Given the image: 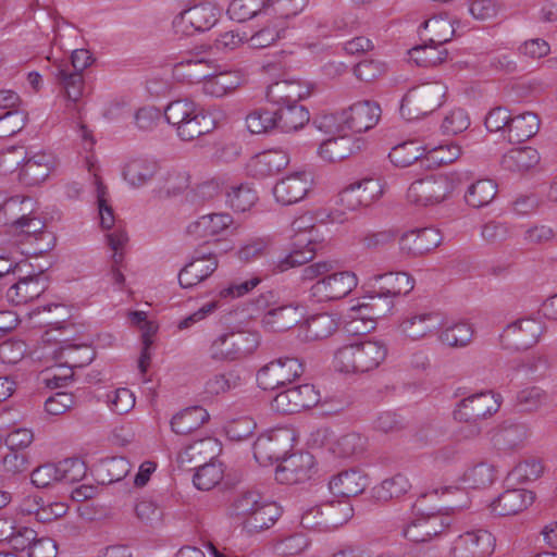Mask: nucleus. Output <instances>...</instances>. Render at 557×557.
I'll return each instance as SVG.
<instances>
[{"label":"nucleus","mask_w":557,"mask_h":557,"mask_svg":"<svg viewBox=\"0 0 557 557\" xmlns=\"http://www.w3.org/2000/svg\"><path fill=\"white\" fill-rule=\"evenodd\" d=\"M275 109H258L249 113L246 117V125L252 134H263L270 129L276 128Z\"/></svg>","instance_id":"nucleus-59"},{"label":"nucleus","mask_w":557,"mask_h":557,"mask_svg":"<svg viewBox=\"0 0 557 557\" xmlns=\"http://www.w3.org/2000/svg\"><path fill=\"white\" fill-rule=\"evenodd\" d=\"M95 357L96 351L90 345L62 341L52 351V359L55 361L57 367H65L69 372L64 375L53 374L52 377L48 379V385L52 387L65 385L73 376L74 368L88 366Z\"/></svg>","instance_id":"nucleus-6"},{"label":"nucleus","mask_w":557,"mask_h":557,"mask_svg":"<svg viewBox=\"0 0 557 557\" xmlns=\"http://www.w3.org/2000/svg\"><path fill=\"white\" fill-rule=\"evenodd\" d=\"M358 284L352 272L330 271L310 286V296L318 302L333 301L346 297Z\"/></svg>","instance_id":"nucleus-9"},{"label":"nucleus","mask_w":557,"mask_h":557,"mask_svg":"<svg viewBox=\"0 0 557 557\" xmlns=\"http://www.w3.org/2000/svg\"><path fill=\"white\" fill-rule=\"evenodd\" d=\"M473 336L472 326L466 322H459L446 327L440 335L442 343L451 347L468 345Z\"/></svg>","instance_id":"nucleus-60"},{"label":"nucleus","mask_w":557,"mask_h":557,"mask_svg":"<svg viewBox=\"0 0 557 557\" xmlns=\"http://www.w3.org/2000/svg\"><path fill=\"white\" fill-rule=\"evenodd\" d=\"M354 150V140L350 136L338 135L324 140L319 147V156L329 162H337L348 158Z\"/></svg>","instance_id":"nucleus-41"},{"label":"nucleus","mask_w":557,"mask_h":557,"mask_svg":"<svg viewBox=\"0 0 557 557\" xmlns=\"http://www.w3.org/2000/svg\"><path fill=\"white\" fill-rule=\"evenodd\" d=\"M60 482L75 483L86 473L85 462L79 458H66L55 463Z\"/></svg>","instance_id":"nucleus-64"},{"label":"nucleus","mask_w":557,"mask_h":557,"mask_svg":"<svg viewBox=\"0 0 557 557\" xmlns=\"http://www.w3.org/2000/svg\"><path fill=\"white\" fill-rule=\"evenodd\" d=\"M212 438H203L188 445L178 456L182 465L190 463L191 468L197 469V466H201L207 462L208 459H212L213 456L208 454L209 448L213 445Z\"/></svg>","instance_id":"nucleus-53"},{"label":"nucleus","mask_w":557,"mask_h":557,"mask_svg":"<svg viewBox=\"0 0 557 557\" xmlns=\"http://www.w3.org/2000/svg\"><path fill=\"white\" fill-rule=\"evenodd\" d=\"M424 148L419 146L416 141H405L395 146L388 158L391 162L399 168H406L411 165L412 163L419 161L422 165L425 164V160H423Z\"/></svg>","instance_id":"nucleus-43"},{"label":"nucleus","mask_w":557,"mask_h":557,"mask_svg":"<svg viewBox=\"0 0 557 557\" xmlns=\"http://www.w3.org/2000/svg\"><path fill=\"white\" fill-rule=\"evenodd\" d=\"M227 335L231 339V344L228 346H232L231 348L234 349L236 360L252 354L259 346L258 333L238 331L227 332Z\"/></svg>","instance_id":"nucleus-58"},{"label":"nucleus","mask_w":557,"mask_h":557,"mask_svg":"<svg viewBox=\"0 0 557 557\" xmlns=\"http://www.w3.org/2000/svg\"><path fill=\"white\" fill-rule=\"evenodd\" d=\"M496 480V470L493 465L479 462L469 468L462 475V482L469 488H485Z\"/></svg>","instance_id":"nucleus-46"},{"label":"nucleus","mask_w":557,"mask_h":557,"mask_svg":"<svg viewBox=\"0 0 557 557\" xmlns=\"http://www.w3.org/2000/svg\"><path fill=\"white\" fill-rule=\"evenodd\" d=\"M411 488L408 478L397 473L392 478L385 479L375 487V497L381 502H387L405 495Z\"/></svg>","instance_id":"nucleus-48"},{"label":"nucleus","mask_w":557,"mask_h":557,"mask_svg":"<svg viewBox=\"0 0 557 557\" xmlns=\"http://www.w3.org/2000/svg\"><path fill=\"white\" fill-rule=\"evenodd\" d=\"M244 82L240 71L228 70L219 73H209L202 83L201 90L211 97H223L237 89Z\"/></svg>","instance_id":"nucleus-28"},{"label":"nucleus","mask_w":557,"mask_h":557,"mask_svg":"<svg viewBox=\"0 0 557 557\" xmlns=\"http://www.w3.org/2000/svg\"><path fill=\"white\" fill-rule=\"evenodd\" d=\"M441 325L442 320L435 312H410L400 322L399 330L405 337L418 341L437 331Z\"/></svg>","instance_id":"nucleus-23"},{"label":"nucleus","mask_w":557,"mask_h":557,"mask_svg":"<svg viewBox=\"0 0 557 557\" xmlns=\"http://www.w3.org/2000/svg\"><path fill=\"white\" fill-rule=\"evenodd\" d=\"M233 218L228 213H210L200 216L187 226V233L197 238L205 239L224 236L228 233Z\"/></svg>","instance_id":"nucleus-25"},{"label":"nucleus","mask_w":557,"mask_h":557,"mask_svg":"<svg viewBox=\"0 0 557 557\" xmlns=\"http://www.w3.org/2000/svg\"><path fill=\"white\" fill-rule=\"evenodd\" d=\"M451 521V517L446 513H421L406 525L404 536L414 543L428 542L442 534Z\"/></svg>","instance_id":"nucleus-15"},{"label":"nucleus","mask_w":557,"mask_h":557,"mask_svg":"<svg viewBox=\"0 0 557 557\" xmlns=\"http://www.w3.org/2000/svg\"><path fill=\"white\" fill-rule=\"evenodd\" d=\"M276 128L289 133L302 128L310 121L308 109L298 103L275 108Z\"/></svg>","instance_id":"nucleus-30"},{"label":"nucleus","mask_w":557,"mask_h":557,"mask_svg":"<svg viewBox=\"0 0 557 557\" xmlns=\"http://www.w3.org/2000/svg\"><path fill=\"white\" fill-rule=\"evenodd\" d=\"M369 484L370 480L366 473L359 469H350L334 475L329 483V488L333 495L347 500L361 494Z\"/></svg>","instance_id":"nucleus-24"},{"label":"nucleus","mask_w":557,"mask_h":557,"mask_svg":"<svg viewBox=\"0 0 557 557\" xmlns=\"http://www.w3.org/2000/svg\"><path fill=\"white\" fill-rule=\"evenodd\" d=\"M208 419L207 410L195 406L176 413L171 420V428L176 434L187 435L198 430Z\"/></svg>","instance_id":"nucleus-34"},{"label":"nucleus","mask_w":557,"mask_h":557,"mask_svg":"<svg viewBox=\"0 0 557 557\" xmlns=\"http://www.w3.org/2000/svg\"><path fill=\"white\" fill-rule=\"evenodd\" d=\"M281 516V508L274 502L263 499L253 513L243 520V527L248 533H258L271 528Z\"/></svg>","instance_id":"nucleus-32"},{"label":"nucleus","mask_w":557,"mask_h":557,"mask_svg":"<svg viewBox=\"0 0 557 557\" xmlns=\"http://www.w3.org/2000/svg\"><path fill=\"white\" fill-rule=\"evenodd\" d=\"M367 437L351 432L339 436L332 445V451L339 457H352L361 455L367 447Z\"/></svg>","instance_id":"nucleus-49"},{"label":"nucleus","mask_w":557,"mask_h":557,"mask_svg":"<svg viewBox=\"0 0 557 557\" xmlns=\"http://www.w3.org/2000/svg\"><path fill=\"white\" fill-rule=\"evenodd\" d=\"M320 393L311 384H302L278 393L271 401V408L283 414H293L315 406Z\"/></svg>","instance_id":"nucleus-13"},{"label":"nucleus","mask_w":557,"mask_h":557,"mask_svg":"<svg viewBox=\"0 0 557 557\" xmlns=\"http://www.w3.org/2000/svg\"><path fill=\"white\" fill-rule=\"evenodd\" d=\"M107 240L109 247L113 250V267L111 269V276L114 284H116L117 286H122L125 282V277L121 270L117 268V265L123 260V253L120 252L119 250L122 249L125 243L127 242V235L123 230L116 228L107 235Z\"/></svg>","instance_id":"nucleus-51"},{"label":"nucleus","mask_w":557,"mask_h":557,"mask_svg":"<svg viewBox=\"0 0 557 557\" xmlns=\"http://www.w3.org/2000/svg\"><path fill=\"white\" fill-rule=\"evenodd\" d=\"M302 311L297 302L282 304L270 308L262 317V326L270 332H285L297 325Z\"/></svg>","instance_id":"nucleus-20"},{"label":"nucleus","mask_w":557,"mask_h":557,"mask_svg":"<svg viewBox=\"0 0 557 557\" xmlns=\"http://www.w3.org/2000/svg\"><path fill=\"white\" fill-rule=\"evenodd\" d=\"M324 531L336 529L352 517V507L346 499L329 500L321 504Z\"/></svg>","instance_id":"nucleus-40"},{"label":"nucleus","mask_w":557,"mask_h":557,"mask_svg":"<svg viewBox=\"0 0 557 557\" xmlns=\"http://www.w3.org/2000/svg\"><path fill=\"white\" fill-rule=\"evenodd\" d=\"M500 401V395L492 391L473 394L458 403L454 410V418L460 422H476L496 413Z\"/></svg>","instance_id":"nucleus-12"},{"label":"nucleus","mask_w":557,"mask_h":557,"mask_svg":"<svg viewBox=\"0 0 557 557\" xmlns=\"http://www.w3.org/2000/svg\"><path fill=\"white\" fill-rule=\"evenodd\" d=\"M312 186V172L297 171L280 180L273 187V195L277 202L289 206L302 200Z\"/></svg>","instance_id":"nucleus-16"},{"label":"nucleus","mask_w":557,"mask_h":557,"mask_svg":"<svg viewBox=\"0 0 557 557\" xmlns=\"http://www.w3.org/2000/svg\"><path fill=\"white\" fill-rule=\"evenodd\" d=\"M423 28L430 36L426 40L431 44L444 46L455 34L451 22L444 16H433L423 23Z\"/></svg>","instance_id":"nucleus-50"},{"label":"nucleus","mask_w":557,"mask_h":557,"mask_svg":"<svg viewBox=\"0 0 557 557\" xmlns=\"http://www.w3.org/2000/svg\"><path fill=\"white\" fill-rule=\"evenodd\" d=\"M54 166L55 159L51 153L37 152L29 157L26 154L18 172V180L29 186L40 184L46 181Z\"/></svg>","instance_id":"nucleus-21"},{"label":"nucleus","mask_w":557,"mask_h":557,"mask_svg":"<svg viewBox=\"0 0 557 557\" xmlns=\"http://www.w3.org/2000/svg\"><path fill=\"white\" fill-rule=\"evenodd\" d=\"M540 161V154L532 147L511 149L503 156L502 166L511 172H523L535 166Z\"/></svg>","instance_id":"nucleus-39"},{"label":"nucleus","mask_w":557,"mask_h":557,"mask_svg":"<svg viewBox=\"0 0 557 557\" xmlns=\"http://www.w3.org/2000/svg\"><path fill=\"white\" fill-rule=\"evenodd\" d=\"M292 231L295 233L292 251L280 259L273 271L285 272L294 267L302 265L311 261L315 253V236L317 233L312 218L310 215H301L292 223Z\"/></svg>","instance_id":"nucleus-4"},{"label":"nucleus","mask_w":557,"mask_h":557,"mask_svg":"<svg viewBox=\"0 0 557 557\" xmlns=\"http://www.w3.org/2000/svg\"><path fill=\"white\" fill-rule=\"evenodd\" d=\"M203 108L189 98H180L171 101L164 109L165 121L172 125L176 133L178 126L185 121H190L194 114H198Z\"/></svg>","instance_id":"nucleus-33"},{"label":"nucleus","mask_w":557,"mask_h":557,"mask_svg":"<svg viewBox=\"0 0 557 557\" xmlns=\"http://www.w3.org/2000/svg\"><path fill=\"white\" fill-rule=\"evenodd\" d=\"M292 434L288 430H274L260 435L253 444V456L261 466H269L286 459L292 449Z\"/></svg>","instance_id":"nucleus-11"},{"label":"nucleus","mask_w":557,"mask_h":557,"mask_svg":"<svg viewBox=\"0 0 557 557\" xmlns=\"http://www.w3.org/2000/svg\"><path fill=\"white\" fill-rule=\"evenodd\" d=\"M258 200L257 191L248 184L231 186L226 191V202L235 211L245 212Z\"/></svg>","instance_id":"nucleus-47"},{"label":"nucleus","mask_w":557,"mask_h":557,"mask_svg":"<svg viewBox=\"0 0 557 557\" xmlns=\"http://www.w3.org/2000/svg\"><path fill=\"white\" fill-rule=\"evenodd\" d=\"M289 163V156L281 149L267 150L255 156L248 163L249 173L258 178L274 175Z\"/></svg>","instance_id":"nucleus-26"},{"label":"nucleus","mask_w":557,"mask_h":557,"mask_svg":"<svg viewBox=\"0 0 557 557\" xmlns=\"http://www.w3.org/2000/svg\"><path fill=\"white\" fill-rule=\"evenodd\" d=\"M453 190V183L447 176L429 175L410 184L407 199L416 206H433L444 201Z\"/></svg>","instance_id":"nucleus-8"},{"label":"nucleus","mask_w":557,"mask_h":557,"mask_svg":"<svg viewBox=\"0 0 557 557\" xmlns=\"http://www.w3.org/2000/svg\"><path fill=\"white\" fill-rule=\"evenodd\" d=\"M223 479V470L220 465L214 462H205L197 466L194 474V485L200 491H209L218 485Z\"/></svg>","instance_id":"nucleus-55"},{"label":"nucleus","mask_w":557,"mask_h":557,"mask_svg":"<svg viewBox=\"0 0 557 557\" xmlns=\"http://www.w3.org/2000/svg\"><path fill=\"white\" fill-rule=\"evenodd\" d=\"M338 327L337 319L327 312L310 317L305 324L307 341H321L333 335Z\"/></svg>","instance_id":"nucleus-38"},{"label":"nucleus","mask_w":557,"mask_h":557,"mask_svg":"<svg viewBox=\"0 0 557 557\" xmlns=\"http://www.w3.org/2000/svg\"><path fill=\"white\" fill-rule=\"evenodd\" d=\"M495 548V537L479 529L460 534L451 547L453 557H488Z\"/></svg>","instance_id":"nucleus-17"},{"label":"nucleus","mask_w":557,"mask_h":557,"mask_svg":"<svg viewBox=\"0 0 557 557\" xmlns=\"http://www.w3.org/2000/svg\"><path fill=\"white\" fill-rule=\"evenodd\" d=\"M380 116V106L374 101L363 100L351 104L342 112L323 114L313 123L325 134H341L346 129L362 133L374 127Z\"/></svg>","instance_id":"nucleus-3"},{"label":"nucleus","mask_w":557,"mask_h":557,"mask_svg":"<svg viewBox=\"0 0 557 557\" xmlns=\"http://www.w3.org/2000/svg\"><path fill=\"white\" fill-rule=\"evenodd\" d=\"M535 499L533 492L523 488L507 490L491 505L492 511L497 516L516 515L528 508Z\"/></svg>","instance_id":"nucleus-27"},{"label":"nucleus","mask_w":557,"mask_h":557,"mask_svg":"<svg viewBox=\"0 0 557 557\" xmlns=\"http://www.w3.org/2000/svg\"><path fill=\"white\" fill-rule=\"evenodd\" d=\"M441 242L442 235L438 230L424 227L404 233L399 238V247L408 255L419 256L433 250Z\"/></svg>","instance_id":"nucleus-18"},{"label":"nucleus","mask_w":557,"mask_h":557,"mask_svg":"<svg viewBox=\"0 0 557 557\" xmlns=\"http://www.w3.org/2000/svg\"><path fill=\"white\" fill-rule=\"evenodd\" d=\"M214 128V119L202 109L198 114H194L189 122L185 121V124L182 123L176 135L181 140L190 141L212 132Z\"/></svg>","instance_id":"nucleus-37"},{"label":"nucleus","mask_w":557,"mask_h":557,"mask_svg":"<svg viewBox=\"0 0 557 557\" xmlns=\"http://www.w3.org/2000/svg\"><path fill=\"white\" fill-rule=\"evenodd\" d=\"M388 349L381 341H356L341 346L333 363L343 373L363 374L376 370L386 359Z\"/></svg>","instance_id":"nucleus-2"},{"label":"nucleus","mask_w":557,"mask_h":557,"mask_svg":"<svg viewBox=\"0 0 557 557\" xmlns=\"http://www.w3.org/2000/svg\"><path fill=\"white\" fill-rule=\"evenodd\" d=\"M309 95L308 85L299 79L276 81L267 88L268 101L276 107L298 103Z\"/></svg>","instance_id":"nucleus-19"},{"label":"nucleus","mask_w":557,"mask_h":557,"mask_svg":"<svg viewBox=\"0 0 557 557\" xmlns=\"http://www.w3.org/2000/svg\"><path fill=\"white\" fill-rule=\"evenodd\" d=\"M54 76L62 86L66 98L76 103L83 96L85 86L83 73L72 71L69 64L62 63L55 66Z\"/></svg>","instance_id":"nucleus-36"},{"label":"nucleus","mask_w":557,"mask_h":557,"mask_svg":"<svg viewBox=\"0 0 557 557\" xmlns=\"http://www.w3.org/2000/svg\"><path fill=\"white\" fill-rule=\"evenodd\" d=\"M209 69L211 65L206 59H186L174 65L173 76L186 84L203 83Z\"/></svg>","instance_id":"nucleus-35"},{"label":"nucleus","mask_w":557,"mask_h":557,"mask_svg":"<svg viewBox=\"0 0 557 557\" xmlns=\"http://www.w3.org/2000/svg\"><path fill=\"white\" fill-rule=\"evenodd\" d=\"M543 473V466L540 460L530 458L519 462L508 474L510 481L525 483L534 481Z\"/></svg>","instance_id":"nucleus-62"},{"label":"nucleus","mask_w":557,"mask_h":557,"mask_svg":"<svg viewBox=\"0 0 557 557\" xmlns=\"http://www.w3.org/2000/svg\"><path fill=\"white\" fill-rule=\"evenodd\" d=\"M497 194V185L494 181L485 178L472 183L466 194V202L473 208L487 206Z\"/></svg>","instance_id":"nucleus-42"},{"label":"nucleus","mask_w":557,"mask_h":557,"mask_svg":"<svg viewBox=\"0 0 557 557\" xmlns=\"http://www.w3.org/2000/svg\"><path fill=\"white\" fill-rule=\"evenodd\" d=\"M305 371L302 361L297 357H280L274 359L257 372L258 386L264 391H272L292 383L300 377Z\"/></svg>","instance_id":"nucleus-7"},{"label":"nucleus","mask_w":557,"mask_h":557,"mask_svg":"<svg viewBox=\"0 0 557 557\" xmlns=\"http://www.w3.org/2000/svg\"><path fill=\"white\" fill-rule=\"evenodd\" d=\"M543 332L540 321L531 318L519 319L504 329L500 343L509 349H528L539 342Z\"/></svg>","instance_id":"nucleus-14"},{"label":"nucleus","mask_w":557,"mask_h":557,"mask_svg":"<svg viewBox=\"0 0 557 557\" xmlns=\"http://www.w3.org/2000/svg\"><path fill=\"white\" fill-rule=\"evenodd\" d=\"M540 129V119L533 112H524L511 117L506 139L511 144L529 140Z\"/></svg>","instance_id":"nucleus-31"},{"label":"nucleus","mask_w":557,"mask_h":557,"mask_svg":"<svg viewBox=\"0 0 557 557\" xmlns=\"http://www.w3.org/2000/svg\"><path fill=\"white\" fill-rule=\"evenodd\" d=\"M257 491H245L237 494L231 504V513L247 520L263 500Z\"/></svg>","instance_id":"nucleus-54"},{"label":"nucleus","mask_w":557,"mask_h":557,"mask_svg":"<svg viewBox=\"0 0 557 557\" xmlns=\"http://www.w3.org/2000/svg\"><path fill=\"white\" fill-rule=\"evenodd\" d=\"M262 10L267 11L265 0H232L227 8V14L233 21L245 22Z\"/></svg>","instance_id":"nucleus-56"},{"label":"nucleus","mask_w":557,"mask_h":557,"mask_svg":"<svg viewBox=\"0 0 557 557\" xmlns=\"http://www.w3.org/2000/svg\"><path fill=\"white\" fill-rule=\"evenodd\" d=\"M374 289L369 296L350 308L351 319H377L393 307L391 298L408 294L414 285L413 278L406 272H389L374 275Z\"/></svg>","instance_id":"nucleus-1"},{"label":"nucleus","mask_w":557,"mask_h":557,"mask_svg":"<svg viewBox=\"0 0 557 557\" xmlns=\"http://www.w3.org/2000/svg\"><path fill=\"white\" fill-rule=\"evenodd\" d=\"M550 368L549 357L544 352H535L519 359L516 362L515 369L523 371L532 379H541L546 375Z\"/></svg>","instance_id":"nucleus-52"},{"label":"nucleus","mask_w":557,"mask_h":557,"mask_svg":"<svg viewBox=\"0 0 557 557\" xmlns=\"http://www.w3.org/2000/svg\"><path fill=\"white\" fill-rule=\"evenodd\" d=\"M158 164L156 161L146 159H136L128 162L123 171L124 178L133 186H141L153 177L157 173Z\"/></svg>","instance_id":"nucleus-44"},{"label":"nucleus","mask_w":557,"mask_h":557,"mask_svg":"<svg viewBox=\"0 0 557 557\" xmlns=\"http://www.w3.org/2000/svg\"><path fill=\"white\" fill-rule=\"evenodd\" d=\"M523 239L530 245H549L557 242V231L546 223H534L525 228Z\"/></svg>","instance_id":"nucleus-61"},{"label":"nucleus","mask_w":557,"mask_h":557,"mask_svg":"<svg viewBox=\"0 0 557 557\" xmlns=\"http://www.w3.org/2000/svg\"><path fill=\"white\" fill-rule=\"evenodd\" d=\"M48 287V282L42 273L18 277L7 290V299L15 305H25L39 297Z\"/></svg>","instance_id":"nucleus-22"},{"label":"nucleus","mask_w":557,"mask_h":557,"mask_svg":"<svg viewBox=\"0 0 557 557\" xmlns=\"http://www.w3.org/2000/svg\"><path fill=\"white\" fill-rule=\"evenodd\" d=\"M193 272L202 282L209 277L218 268L216 256L212 252H206L202 250H195L194 257L190 262L187 263Z\"/></svg>","instance_id":"nucleus-63"},{"label":"nucleus","mask_w":557,"mask_h":557,"mask_svg":"<svg viewBox=\"0 0 557 557\" xmlns=\"http://www.w3.org/2000/svg\"><path fill=\"white\" fill-rule=\"evenodd\" d=\"M312 467L313 456L311 454L292 455L278 466L277 479L289 484L305 481L310 478Z\"/></svg>","instance_id":"nucleus-29"},{"label":"nucleus","mask_w":557,"mask_h":557,"mask_svg":"<svg viewBox=\"0 0 557 557\" xmlns=\"http://www.w3.org/2000/svg\"><path fill=\"white\" fill-rule=\"evenodd\" d=\"M447 50L436 44H424L409 50L410 60L417 65L429 67L441 64L447 58Z\"/></svg>","instance_id":"nucleus-45"},{"label":"nucleus","mask_w":557,"mask_h":557,"mask_svg":"<svg viewBox=\"0 0 557 557\" xmlns=\"http://www.w3.org/2000/svg\"><path fill=\"white\" fill-rule=\"evenodd\" d=\"M547 400V393L540 386H530L518 392L516 407L522 412H533Z\"/></svg>","instance_id":"nucleus-57"},{"label":"nucleus","mask_w":557,"mask_h":557,"mask_svg":"<svg viewBox=\"0 0 557 557\" xmlns=\"http://www.w3.org/2000/svg\"><path fill=\"white\" fill-rule=\"evenodd\" d=\"M447 92L441 82H428L410 88L401 99L400 114L410 121L422 117L438 109Z\"/></svg>","instance_id":"nucleus-5"},{"label":"nucleus","mask_w":557,"mask_h":557,"mask_svg":"<svg viewBox=\"0 0 557 557\" xmlns=\"http://www.w3.org/2000/svg\"><path fill=\"white\" fill-rule=\"evenodd\" d=\"M220 11L211 3H199L184 10L173 20V27L177 34L193 36L211 29L219 20Z\"/></svg>","instance_id":"nucleus-10"}]
</instances>
